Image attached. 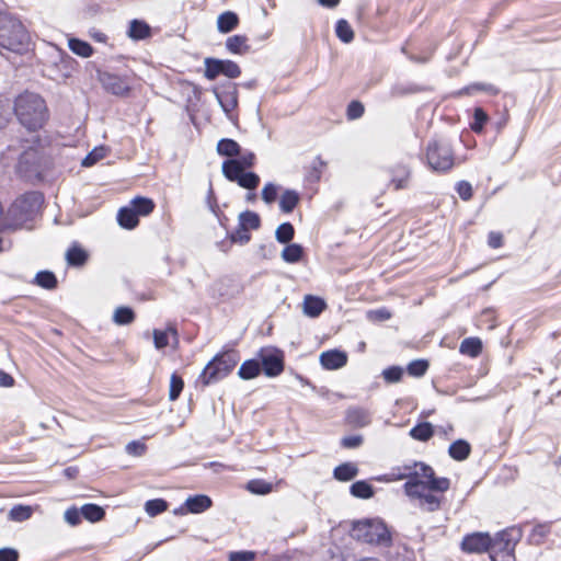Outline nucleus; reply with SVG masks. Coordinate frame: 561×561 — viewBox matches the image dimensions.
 I'll use <instances>...</instances> for the list:
<instances>
[{"instance_id": "1", "label": "nucleus", "mask_w": 561, "mask_h": 561, "mask_svg": "<svg viewBox=\"0 0 561 561\" xmlns=\"http://www.w3.org/2000/svg\"><path fill=\"white\" fill-rule=\"evenodd\" d=\"M450 488V480L445 477H436L432 470V478H424L419 483L403 484L404 494L422 511L433 513L440 510L443 495Z\"/></svg>"}, {"instance_id": "2", "label": "nucleus", "mask_w": 561, "mask_h": 561, "mask_svg": "<svg viewBox=\"0 0 561 561\" xmlns=\"http://www.w3.org/2000/svg\"><path fill=\"white\" fill-rule=\"evenodd\" d=\"M15 160H18L15 170L22 178L26 180L39 178V152L27 140H16V144H10L1 153V161L5 167Z\"/></svg>"}, {"instance_id": "3", "label": "nucleus", "mask_w": 561, "mask_h": 561, "mask_svg": "<svg viewBox=\"0 0 561 561\" xmlns=\"http://www.w3.org/2000/svg\"><path fill=\"white\" fill-rule=\"evenodd\" d=\"M44 203V196L39 192H27L19 196L9 207L1 228L16 230L33 221Z\"/></svg>"}, {"instance_id": "4", "label": "nucleus", "mask_w": 561, "mask_h": 561, "mask_svg": "<svg viewBox=\"0 0 561 561\" xmlns=\"http://www.w3.org/2000/svg\"><path fill=\"white\" fill-rule=\"evenodd\" d=\"M14 113L20 123L28 130L43 127L47 119V107L44 99L32 92L20 94L14 102Z\"/></svg>"}, {"instance_id": "5", "label": "nucleus", "mask_w": 561, "mask_h": 561, "mask_svg": "<svg viewBox=\"0 0 561 561\" xmlns=\"http://www.w3.org/2000/svg\"><path fill=\"white\" fill-rule=\"evenodd\" d=\"M28 46L30 34L22 22L9 13H0V49L23 54Z\"/></svg>"}, {"instance_id": "6", "label": "nucleus", "mask_w": 561, "mask_h": 561, "mask_svg": "<svg viewBox=\"0 0 561 561\" xmlns=\"http://www.w3.org/2000/svg\"><path fill=\"white\" fill-rule=\"evenodd\" d=\"M350 536L356 541L382 548H388L392 543V537L387 525L379 518L354 520Z\"/></svg>"}, {"instance_id": "7", "label": "nucleus", "mask_w": 561, "mask_h": 561, "mask_svg": "<svg viewBox=\"0 0 561 561\" xmlns=\"http://www.w3.org/2000/svg\"><path fill=\"white\" fill-rule=\"evenodd\" d=\"M254 161L255 156L253 152H240L238 158L224 161L222 174L230 182H236L243 188L254 191L260 184V176L254 172H244V169L253 167Z\"/></svg>"}, {"instance_id": "8", "label": "nucleus", "mask_w": 561, "mask_h": 561, "mask_svg": "<svg viewBox=\"0 0 561 561\" xmlns=\"http://www.w3.org/2000/svg\"><path fill=\"white\" fill-rule=\"evenodd\" d=\"M239 360L234 351H226L216 355L203 369L198 381L203 386H209L224 379L230 374Z\"/></svg>"}, {"instance_id": "9", "label": "nucleus", "mask_w": 561, "mask_h": 561, "mask_svg": "<svg viewBox=\"0 0 561 561\" xmlns=\"http://www.w3.org/2000/svg\"><path fill=\"white\" fill-rule=\"evenodd\" d=\"M522 539V530L510 527L495 534L490 547L492 561H515V547Z\"/></svg>"}, {"instance_id": "10", "label": "nucleus", "mask_w": 561, "mask_h": 561, "mask_svg": "<svg viewBox=\"0 0 561 561\" xmlns=\"http://www.w3.org/2000/svg\"><path fill=\"white\" fill-rule=\"evenodd\" d=\"M426 162L435 172H448L455 164V156L449 142L432 140L426 147Z\"/></svg>"}, {"instance_id": "11", "label": "nucleus", "mask_w": 561, "mask_h": 561, "mask_svg": "<svg viewBox=\"0 0 561 561\" xmlns=\"http://www.w3.org/2000/svg\"><path fill=\"white\" fill-rule=\"evenodd\" d=\"M433 468L424 462L412 461L402 466L392 468V470L378 478V481H399L407 480L405 483H419L424 478H432Z\"/></svg>"}, {"instance_id": "12", "label": "nucleus", "mask_w": 561, "mask_h": 561, "mask_svg": "<svg viewBox=\"0 0 561 561\" xmlns=\"http://www.w3.org/2000/svg\"><path fill=\"white\" fill-rule=\"evenodd\" d=\"M98 80L105 91L116 96H127L131 87L126 77L107 71H98Z\"/></svg>"}, {"instance_id": "13", "label": "nucleus", "mask_w": 561, "mask_h": 561, "mask_svg": "<svg viewBox=\"0 0 561 561\" xmlns=\"http://www.w3.org/2000/svg\"><path fill=\"white\" fill-rule=\"evenodd\" d=\"M492 537L488 533H472L466 535L461 541V549L467 553L490 552Z\"/></svg>"}, {"instance_id": "14", "label": "nucleus", "mask_w": 561, "mask_h": 561, "mask_svg": "<svg viewBox=\"0 0 561 561\" xmlns=\"http://www.w3.org/2000/svg\"><path fill=\"white\" fill-rule=\"evenodd\" d=\"M261 359V369L268 377L278 376L284 370L283 354L277 350H263Z\"/></svg>"}, {"instance_id": "15", "label": "nucleus", "mask_w": 561, "mask_h": 561, "mask_svg": "<svg viewBox=\"0 0 561 561\" xmlns=\"http://www.w3.org/2000/svg\"><path fill=\"white\" fill-rule=\"evenodd\" d=\"M213 92L220 104L222 111L226 113L228 117H230V113L238 105V91L234 84H228L222 90L217 88L213 89Z\"/></svg>"}, {"instance_id": "16", "label": "nucleus", "mask_w": 561, "mask_h": 561, "mask_svg": "<svg viewBox=\"0 0 561 561\" xmlns=\"http://www.w3.org/2000/svg\"><path fill=\"white\" fill-rule=\"evenodd\" d=\"M211 499L204 494H197L193 496H188L184 502V505L179 510H175L174 513H192V514H201L207 511L211 506Z\"/></svg>"}, {"instance_id": "17", "label": "nucleus", "mask_w": 561, "mask_h": 561, "mask_svg": "<svg viewBox=\"0 0 561 561\" xmlns=\"http://www.w3.org/2000/svg\"><path fill=\"white\" fill-rule=\"evenodd\" d=\"M320 363L324 369H340L346 365L347 354L340 350H330L320 355Z\"/></svg>"}, {"instance_id": "18", "label": "nucleus", "mask_w": 561, "mask_h": 561, "mask_svg": "<svg viewBox=\"0 0 561 561\" xmlns=\"http://www.w3.org/2000/svg\"><path fill=\"white\" fill-rule=\"evenodd\" d=\"M345 420L354 427H365L371 422V413L365 408L352 407L347 409Z\"/></svg>"}, {"instance_id": "19", "label": "nucleus", "mask_w": 561, "mask_h": 561, "mask_svg": "<svg viewBox=\"0 0 561 561\" xmlns=\"http://www.w3.org/2000/svg\"><path fill=\"white\" fill-rule=\"evenodd\" d=\"M390 183L393 185L394 190L398 191L408 187L411 176V169L408 164L397 163L390 169Z\"/></svg>"}, {"instance_id": "20", "label": "nucleus", "mask_w": 561, "mask_h": 561, "mask_svg": "<svg viewBox=\"0 0 561 561\" xmlns=\"http://www.w3.org/2000/svg\"><path fill=\"white\" fill-rule=\"evenodd\" d=\"M153 343L157 350H162L168 346L170 343L173 346L179 344V335L178 331L173 327H168L165 330L154 329L153 332Z\"/></svg>"}, {"instance_id": "21", "label": "nucleus", "mask_w": 561, "mask_h": 561, "mask_svg": "<svg viewBox=\"0 0 561 561\" xmlns=\"http://www.w3.org/2000/svg\"><path fill=\"white\" fill-rule=\"evenodd\" d=\"M325 307V301L320 297L307 295L304 298V313L310 318L319 317Z\"/></svg>"}, {"instance_id": "22", "label": "nucleus", "mask_w": 561, "mask_h": 561, "mask_svg": "<svg viewBox=\"0 0 561 561\" xmlns=\"http://www.w3.org/2000/svg\"><path fill=\"white\" fill-rule=\"evenodd\" d=\"M226 48L236 55H244L250 51L248 37L244 35H232L226 39Z\"/></svg>"}, {"instance_id": "23", "label": "nucleus", "mask_w": 561, "mask_h": 561, "mask_svg": "<svg viewBox=\"0 0 561 561\" xmlns=\"http://www.w3.org/2000/svg\"><path fill=\"white\" fill-rule=\"evenodd\" d=\"M117 221L121 227L125 229H134L138 222L139 217L135 214V210L130 206L122 207L117 214Z\"/></svg>"}, {"instance_id": "24", "label": "nucleus", "mask_w": 561, "mask_h": 561, "mask_svg": "<svg viewBox=\"0 0 561 561\" xmlns=\"http://www.w3.org/2000/svg\"><path fill=\"white\" fill-rule=\"evenodd\" d=\"M300 201L299 193L295 190H285L279 198V208L285 214H290Z\"/></svg>"}, {"instance_id": "25", "label": "nucleus", "mask_w": 561, "mask_h": 561, "mask_svg": "<svg viewBox=\"0 0 561 561\" xmlns=\"http://www.w3.org/2000/svg\"><path fill=\"white\" fill-rule=\"evenodd\" d=\"M66 260L70 266L80 267L85 264L88 252L80 245L73 244L68 249Z\"/></svg>"}, {"instance_id": "26", "label": "nucleus", "mask_w": 561, "mask_h": 561, "mask_svg": "<svg viewBox=\"0 0 561 561\" xmlns=\"http://www.w3.org/2000/svg\"><path fill=\"white\" fill-rule=\"evenodd\" d=\"M470 444L463 439H458L454 442L448 449L449 456L457 461H462L467 459L470 455Z\"/></svg>"}, {"instance_id": "27", "label": "nucleus", "mask_w": 561, "mask_h": 561, "mask_svg": "<svg viewBox=\"0 0 561 561\" xmlns=\"http://www.w3.org/2000/svg\"><path fill=\"white\" fill-rule=\"evenodd\" d=\"M238 23V15L234 12L227 11L218 16L217 28L220 33H229L237 27Z\"/></svg>"}, {"instance_id": "28", "label": "nucleus", "mask_w": 561, "mask_h": 561, "mask_svg": "<svg viewBox=\"0 0 561 561\" xmlns=\"http://www.w3.org/2000/svg\"><path fill=\"white\" fill-rule=\"evenodd\" d=\"M129 206L135 210V214H137L138 217L147 216L154 209L153 201L142 196H137L131 199Z\"/></svg>"}, {"instance_id": "29", "label": "nucleus", "mask_w": 561, "mask_h": 561, "mask_svg": "<svg viewBox=\"0 0 561 561\" xmlns=\"http://www.w3.org/2000/svg\"><path fill=\"white\" fill-rule=\"evenodd\" d=\"M327 167V162H324L320 157H316L306 173V181L308 183H317L320 181L321 175Z\"/></svg>"}, {"instance_id": "30", "label": "nucleus", "mask_w": 561, "mask_h": 561, "mask_svg": "<svg viewBox=\"0 0 561 561\" xmlns=\"http://www.w3.org/2000/svg\"><path fill=\"white\" fill-rule=\"evenodd\" d=\"M128 36L135 41L145 39L150 36V26L140 20H133L129 24Z\"/></svg>"}, {"instance_id": "31", "label": "nucleus", "mask_w": 561, "mask_h": 561, "mask_svg": "<svg viewBox=\"0 0 561 561\" xmlns=\"http://www.w3.org/2000/svg\"><path fill=\"white\" fill-rule=\"evenodd\" d=\"M224 59L207 57L204 59V76L208 80H215L224 71Z\"/></svg>"}, {"instance_id": "32", "label": "nucleus", "mask_w": 561, "mask_h": 561, "mask_svg": "<svg viewBox=\"0 0 561 561\" xmlns=\"http://www.w3.org/2000/svg\"><path fill=\"white\" fill-rule=\"evenodd\" d=\"M482 351V342L479 337H467L459 346V352L470 357H477Z\"/></svg>"}, {"instance_id": "33", "label": "nucleus", "mask_w": 561, "mask_h": 561, "mask_svg": "<svg viewBox=\"0 0 561 561\" xmlns=\"http://www.w3.org/2000/svg\"><path fill=\"white\" fill-rule=\"evenodd\" d=\"M357 473L358 468L355 463L352 462H344L337 466L333 471L334 478L339 481H350L355 478Z\"/></svg>"}, {"instance_id": "34", "label": "nucleus", "mask_w": 561, "mask_h": 561, "mask_svg": "<svg viewBox=\"0 0 561 561\" xmlns=\"http://www.w3.org/2000/svg\"><path fill=\"white\" fill-rule=\"evenodd\" d=\"M240 150L241 148L239 144L233 139L224 138L219 140L217 144V152L220 156H226L230 158L237 157L238 154H240Z\"/></svg>"}, {"instance_id": "35", "label": "nucleus", "mask_w": 561, "mask_h": 561, "mask_svg": "<svg viewBox=\"0 0 561 561\" xmlns=\"http://www.w3.org/2000/svg\"><path fill=\"white\" fill-rule=\"evenodd\" d=\"M81 513L82 517L91 523L100 522L105 516L104 508L92 503L82 505Z\"/></svg>"}, {"instance_id": "36", "label": "nucleus", "mask_w": 561, "mask_h": 561, "mask_svg": "<svg viewBox=\"0 0 561 561\" xmlns=\"http://www.w3.org/2000/svg\"><path fill=\"white\" fill-rule=\"evenodd\" d=\"M350 492L353 496L358 497V499H364V500H367V499H370L374 496V489H373L371 484H369L365 480H359V481L354 482L350 488Z\"/></svg>"}, {"instance_id": "37", "label": "nucleus", "mask_w": 561, "mask_h": 561, "mask_svg": "<svg viewBox=\"0 0 561 561\" xmlns=\"http://www.w3.org/2000/svg\"><path fill=\"white\" fill-rule=\"evenodd\" d=\"M261 371V365L255 359H249L242 363L238 375L241 379L249 380L256 377Z\"/></svg>"}, {"instance_id": "38", "label": "nucleus", "mask_w": 561, "mask_h": 561, "mask_svg": "<svg viewBox=\"0 0 561 561\" xmlns=\"http://www.w3.org/2000/svg\"><path fill=\"white\" fill-rule=\"evenodd\" d=\"M304 254V249L298 243H291L284 248L282 251V259L287 263H297L301 260Z\"/></svg>"}, {"instance_id": "39", "label": "nucleus", "mask_w": 561, "mask_h": 561, "mask_svg": "<svg viewBox=\"0 0 561 561\" xmlns=\"http://www.w3.org/2000/svg\"><path fill=\"white\" fill-rule=\"evenodd\" d=\"M68 47L73 54L83 58L90 57L93 54L92 46L89 43L78 38H70L68 41Z\"/></svg>"}, {"instance_id": "40", "label": "nucleus", "mask_w": 561, "mask_h": 561, "mask_svg": "<svg viewBox=\"0 0 561 561\" xmlns=\"http://www.w3.org/2000/svg\"><path fill=\"white\" fill-rule=\"evenodd\" d=\"M433 426L428 422L420 423L410 431L411 437L420 442L428 440L433 436Z\"/></svg>"}, {"instance_id": "41", "label": "nucleus", "mask_w": 561, "mask_h": 561, "mask_svg": "<svg viewBox=\"0 0 561 561\" xmlns=\"http://www.w3.org/2000/svg\"><path fill=\"white\" fill-rule=\"evenodd\" d=\"M335 34L341 42L346 44L354 39V31L350 23L344 19L336 22Z\"/></svg>"}, {"instance_id": "42", "label": "nucleus", "mask_w": 561, "mask_h": 561, "mask_svg": "<svg viewBox=\"0 0 561 561\" xmlns=\"http://www.w3.org/2000/svg\"><path fill=\"white\" fill-rule=\"evenodd\" d=\"M135 320V313L129 307H118L113 314V321L118 325L130 324Z\"/></svg>"}, {"instance_id": "43", "label": "nucleus", "mask_w": 561, "mask_h": 561, "mask_svg": "<svg viewBox=\"0 0 561 561\" xmlns=\"http://www.w3.org/2000/svg\"><path fill=\"white\" fill-rule=\"evenodd\" d=\"M240 227L247 229H257L260 227L261 220L260 216L254 211H243L239 216Z\"/></svg>"}, {"instance_id": "44", "label": "nucleus", "mask_w": 561, "mask_h": 561, "mask_svg": "<svg viewBox=\"0 0 561 561\" xmlns=\"http://www.w3.org/2000/svg\"><path fill=\"white\" fill-rule=\"evenodd\" d=\"M35 284L45 289H54L57 286V278L53 272L41 271L35 276Z\"/></svg>"}, {"instance_id": "45", "label": "nucleus", "mask_w": 561, "mask_h": 561, "mask_svg": "<svg viewBox=\"0 0 561 561\" xmlns=\"http://www.w3.org/2000/svg\"><path fill=\"white\" fill-rule=\"evenodd\" d=\"M295 234L294 226L290 222L279 225L275 231V238L279 243H288Z\"/></svg>"}, {"instance_id": "46", "label": "nucleus", "mask_w": 561, "mask_h": 561, "mask_svg": "<svg viewBox=\"0 0 561 561\" xmlns=\"http://www.w3.org/2000/svg\"><path fill=\"white\" fill-rule=\"evenodd\" d=\"M33 510L27 505H14L9 512V518L14 522H24L32 516Z\"/></svg>"}, {"instance_id": "47", "label": "nucleus", "mask_w": 561, "mask_h": 561, "mask_svg": "<svg viewBox=\"0 0 561 561\" xmlns=\"http://www.w3.org/2000/svg\"><path fill=\"white\" fill-rule=\"evenodd\" d=\"M247 489L253 494L265 495L273 491V485L264 480L255 479L248 482Z\"/></svg>"}, {"instance_id": "48", "label": "nucleus", "mask_w": 561, "mask_h": 561, "mask_svg": "<svg viewBox=\"0 0 561 561\" xmlns=\"http://www.w3.org/2000/svg\"><path fill=\"white\" fill-rule=\"evenodd\" d=\"M167 510L168 503L162 499L149 500L145 504V511L151 517L157 516Z\"/></svg>"}, {"instance_id": "49", "label": "nucleus", "mask_w": 561, "mask_h": 561, "mask_svg": "<svg viewBox=\"0 0 561 561\" xmlns=\"http://www.w3.org/2000/svg\"><path fill=\"white\" fill-rule=\"evenodd\" d=\"M428 369V362L425 359H415L412 360L408 367L407 371L410 376L413 377H422Z\"/></svg>"}, {"instance_id": "50", "label": "nucleus", "mask_w": 561, "mask_h": 561, "mask_svg": "<svg viewBox=\"0 0 561 561\" xmlns=\"http://www.w3.org/2000/svg\"><path fill=\"white\" fill-rule=\"evenodd\" d=\"M488 119V114L481 107H476L473 112V122L470 124L471 129L474 133H481Z\"/></svg>"}, {"instance_id": "51", "label": "nucleus", "mask_w": 561, "mask_h": 561, "mask_svg": "<svg viewBox=\"0 0 561 561\" xmlns=\"http://www.w3.org/2000/svg\"><path fill=\"white\" fill-rule=\"evenodd\" d=\"M183 387H184V382H183L182 377L179 376L178 374H172L171 379H170L169 399L171 401H175L180 397V394L183 390Z\"/></svg>"}, {"instance_id": "52", "label": "nucleus", "mask_w": 561, "mask_h": 561, "mask_svg": "<svg viewBox=\"0 0 561 561\" xmlns=\"http://www.w3.org/2000/svg\"><path fill=\"white\" fill-rule=\"evenodd\" d=\"M477 91H486L491 94H496L497 93V89L492 85V84H485V83H473V84H470L466 88H463L459 94H471V93H474Z\"/></svg>"}, {"instance_id": "53", "label": "nucleus", "mask_w": 561, "mask_h": 561, "mask_svg": "<svg viewBox=\"0 0 561 561\" xmlns=\"http://www.w3.org/2000/svg\"><path fill=\"white\" fill-rule=\"evenodd\" d=\"M403 376V369L400 366H391L382 371L383 379L389 382H398Z\"/></svg>"}, {"instance_id": "54", "label": "nucleus", "mask_w": 561, "mask_h": 561, "mask_svg": "<svg viewBox=\"0 0 561 561\" xmlns=\"http://www.w3.org/2000/svg\"><path fill=\"white\" fill-rule=\"evenodd\" d=\"M278 193V186L272 182H268L264 185L262 190V199L266 204H272L276 201Z\"/></svg>"}, {"instance_id": "55", "label": "nucleus", "mask_w": 561, "mask_h": 561, "mask_svg": "<svg viewBox=\"0 0 561 561\" xmlns=\"http://www.w3.org/2000/svg\"><path fill=\"white\" fill-rule=\"evenodd\" d=\"M81 507L77 508L76 506L69 507L64 514L66 523H68L70 526L79 525L81 523Z\"/></svg>"}, {"instance_id": "56", "label": "nucleus", "mask_w": 561, "mask_h": 561, "mask_svg": "<svg viewBox=\"0 0 561 561\" xmlns=\"http://www.w3.org/2000/svg\"><path fill=\"white\" fill-rule=\"evenodd\" d=\"M222 66H224L222 75L226 76L227 78L236 79L241 75L240 67L238 66L237 62H234L232 60L224 59Z\"/></svg>"}, {"instance_id": "57", "label": "nucleus", "mask_w": 561, "mask_h": 561, "mask_svg": "<svg viewBox=\"0 0 561 561\" xmlns=\"http://www.w3.org/2000/svg\"><path fill=\"white\" fill-rule=\"evenodd\" d=\"M256 553L250 550L231 551L228 556L229 561H254Z\"/></svg>"}, {"instance_id": "58", "label": "nucleus", "mask_w": 561, "mask_h": 561, "mask_svg": "<svg viewBox=\"0 0 561 561\" xmlns=\"http://www.w3.org/2000/svg\"><path fill=\"white\" fill-rule=\"evenodd\" d=\"M250 239H251V236H250L249 231L240 226L230 236L231 242L239 243V244H245L250 241Z\"/></svg>"}, {"instance_id": "59", "label": "nucleus", "mask_w": 561, "mask_h": 561, "mask_svg": "<svg viewBox=\"0 0 561 561\" xmlns=\"http://www.w3.org/2000/svg\"><path fill=\"white\" fill-rule=\"evenodd\" d=\"M11 115V105L9 100L0 99V128L4 127Z\"/></svg>"}, {"instance_id": "60", "label": "nucleus", "mask_w": 561, "mask_h": 561, "mask_svg": "<svg viewBox=\"0 0 561 561\" xmlns=\"http://www.w3.org/2000/svg\"><path fill=\"white\" fill-rule=\"evenodd\" d=\"M126 453L131 456H142L146 451V445L139 440H133L126 445Z\"/></svg>"}, {"instance_id": "61", "label": "nucleus", "mask_w": 561, "mask_h": 561, "mask_svg": "<svg viewBox=\"0 0 561 561\" xmlns=\"http://www.w3.org/2000/svg\"><path fill=\"white\" fill-rule=\"evenodd\" d=\"M364 114V106L358 101H353L347 106V117L350 119H356L362 117Z\"/></svg>"}, {"instance_id": "62", "label": "nucleus", "mask_w": 561, "mask_h": 561, "mask_svg": "<svg viewBox=\"0 0 561 561\" xmlns=\"http://www.w3.org/2000/svg\"><path fill=\"white\" fill-rule=\"evenodd\" d=\"M457 193L463 201H469L472 197V186L467 181H460L457 183Z\"/></svg>"}, {"instance_id": "63", "label": "nucleus", "mask_w": 561, "mask_h": 561, "mask_svg": "<svg viewBox=\"0 0 561 561\" xmlns=\"http://www.w3.org/2000/svg\"><path fill=\"white\" fill-rule=\"evenodd\" d=\"M103 158V148H95L93 151H91L83 160L82 165L83 167H91L94 163H96L100 159Z\"/></svg>"}, {"instance_id": "64", "label": "nucleus", "mask_w": 561, "mask_h": 561, "mask_svg": "<svg viewBox=\"0 0 561 561\" xmlns=\"http://www.w3.org/2000/svg\"><path fill=\"white\" fill-rule=\"evenodd\" d=\"M19 552L13 548L0 549V561H18Z\"/></svg>"}]
</instances>
